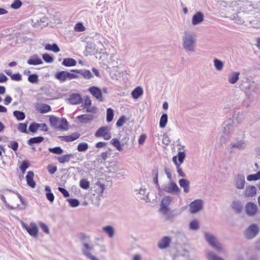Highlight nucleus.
Segmentation results:
<instances>
[{"label": "nucleus", "instance_id": "obj_32", "mask_svg": "<svg viewBox=\"0 0 260 260\" xmlns=\"http://www.w3.org/2000/svg\"><path fill=\"white\" fill-rule=\"evenodd\" d=\"M143 93V90L141 87H137L132 92V97L134 99H138Z\"/></svg>", "mask_w": 260, "mask_h": 260}, {"label": "nucleus", "instance_id": "obj_38", "mask_svg": "<svg viewBox=\"0 0 260 260\" xmlns=\"http://www.w3.org/2000/svg\"><path fill=\"white\" fill-rule=\"evenodd\" d=\"M44 138L43 137H37L30 138L27 141V144L32 145L34 144H39L44 140Z\"/></svg>", "mask_w": 260, "mask_h": 260}, {"label": "nucleus", "instance_id": "obj_35", "mask_svg": "<svg viewBox=\"0 0 260 260\" xmlns=\"http://www.w3.org/2000/svg\"><path fill=\"white\" fill-rule=\"evenodd\" d=\"M213 63H214V66L215 69L217 71L220 72L222 70V69L223 68L224 64H223V62L221 60H220L217 58H215L213 60Z\"/></svg>", "mask_w": 260, "mask_h": 260}, {"label": "nucleus", "instance_id": "obj_26", "mask_svg": "<svg viewBox=\"0 0 260 260\" xmlns=\"http://www.w3.org/2000/svg\"><path fill=\"white\" fill-rule=\"evenodd\" d=\"M55 77L56 79L58 80L60 82H64L68 80L67 78V71H60L57 72Z\"/></svg>", "mask_w": 260, "mask_h": 260}, {"label": "nucleus", "instance_id": "obj_59", "mask_svg": "<svg viewBox=\"0 0 260 260\" xmlns=\"http://www.w3.org/2000/svg\"><path fill=\"white\" fill-rule=\"evenodd\" d=\"M22 5V3L20 0H15L11 4V7L13 9H17L19 8Z\"/></svg>", "mask_w": 260, "mask_h": 260}, {"label": "nucleus", "instance_id": "obj_45", "mask_svg": "<svg viewBox=\"0 0 260 260\" xmlns=\"http://www.w3.org/2000/svg\"><path fill=\"white\" fill-rule=\"evenodd\" d=\"M207 256L208 260H224L221 257L218 256L216 254L211 251L207 253Z\"/></svg>", "mask_w": 260, "mask_h": 260}, {"label": "nucleus", "instance_id": "obj_39", "mask_svg": "<svg viewBox=\"0 0 260 260\" xmlns=\"http://www.w3.org/2000/svg\"><path fill=\"white\" fill-rule=\"evenodd\" d=\"M168 122V115L167 114H163L160 117L159 121V126L161 128H165Z\"/></svg>", "mask_w": 260, "mask_h": 260}, {"label": "nucleus", "instance_id": "obj_10", "mask_svg": "<svg viewBox=\"0 0 260 260\" xmlns=\"http://www.w3.org/2000/svg\"><path fill=\"white\" fill-rule=\"evenodd\" d=\"M203 206V202L202 200H196L190 204L189 211L191 214H196L202 209Z\"/></svg>", "mask_w": 260, "mask_h": 260}, {"label": "nucleus", "instance_id": "obj_52", "mask_svg": "<svg viewBox=\"0 0 260 260\" xmlns=\"http://www.w3.org/2000/svg\"><path fill=\"white\" fill-rule=\"evenodd\" d=\"M176 156L177 159L178 158V164L181 165L182 163H183L185 157V153L184 151H179Z\"/></svg>", "mask_w": 260, "mask_h": 260}, {"label": "nucleus", "instance_id": "obj_27", "mask_svg": "<svg viewBox=\"0 0 260 260\" xmlns=\"http://www.w3.org/2000/svg\"><path fill=\"white\" fill-rule=\"evenodd\" d=\"M92 114H83L77 116V118L82 123H86L93 119Z\"/></svg>", "mask_w": 260, "mask_h": 260}, {"label": "nucleus", "instance_id": "obj_60", "mask_svg": "<svg viewBox=\"0 0 260 260\" xmlns=\"http://www.w3.org/2000/svg\"><path fill=\"white\" fill-rule=\"evenodd\" d=\"M39 225L42 231L46 234H49V229L48 226L44 223L40 222Z\"/></svg>", "mask_w": 260, "mask_h": 260}, {"label": "nucleus", "instance_id": "obj_1", "mask_svg": "<svg viewBox=\"0 0 260 260\" xmlns=\"http://www.w3.org/2000/svg\"><path fill=\"white\" fill-rule=\"evenodd\" d=\"M239 115V112L237 113L235 112L232 118L227 119L222 123L218 137V140L220 145H224L228 142L231 135L233 133L235 129L234 120L235 119L237 120L238 123L241 122V120L238 119Z\"/></svg>", "mask_w": 260, "mask_h": 260}, {"label": "nucleus", "instance_id": "obj_3", "mask_svg": "<svg viewBox=\"0 0 260 260\" xmlns=\"http://www.w3.org/2000/svg\"><path fill=\"white\" fill-rule=\"evenodd\" d=\"M173 198L170 196L164 197L160 204L159 211L165 216L167 220L172 221L175 215L173 214V211L171 210L169 205L171 204Z\"/></svg>", "mask_w": 260, "mask_h": 260}, {"label": "nucleus", "instance_id": "obj_8", "mask_svg": "<svg viewBox=\"0 0 260 260\" xmlns=\"http://www.w3.org/2000/svg\"><path fill=\"white\" fill-rule=\"evenodd\" d=\"M259 229L258 225L255 223L251 224L244 232V236L248 239L254 238L258 233Z\"/></svg>", "mask_w": 260, "mask_h": 260}, {"label": "nucleus", "instance_id": "obj_29", "mask_svg": "<svg viewBox=\"0 0 260 260\" xmlns=\"http://www.w3.org/2000/svg\"><path fill=\"white\" fill-rule=\"evenodd\" d=\"M136 194L137 196V198L141 200H145L147 198L148 193L146 192L145 189L140 188L138 190H135Z\"/></svg>", "mask_w": 260, "mask_h": 260}, {"label": "nucleus", "instance_id": "obj_30", "mask_svg": "<svg viewBox=\"0 0 260 260\" xmlns=\"http://www.w3.org/2000/svg\"><path fill=\"white\" fill-rule=\"evenodd\" d=\"M37 109L41 113H45L51 110L50 106L45 104H38Z\"/></svg>", "mask_w": 260, "mask_h": 260}, {"label": "nucleus", "instance_id": "obj_7", "mask_svg": "<svg viewBox=\"0 0 260 260\" xmlns=\"http://www.w3.org/2000/svg\"><path fill=\"white\" fill-rule=\"evenodd\" d=\"M20 223L22 228L27 231L29 235L35 238L38 236L39 230L35 222H31L29 225L22 221H20Z\"/></svg>", "mask_w": 260, "mask_h": 260}, {"label": "nucleus", "instance_id": "obj_16", "mask_svg": "<svg viewBox=\"0 0 260 260\" xmlns=\"http://www.w3.org/2000/svg\"><path fill=\"white\" fill-rule=\"evenodd\" d=\"M171 242V238L169 236H165L158 242L157 246L159 249H164L169 246Z\"/></svg>", "mask_w": 260, "mask_h": 260}, {"label": "nucleus", "instance_id": "obj_21", "mask_svg": "<svg viewBox=\"0 0 260 260\" xmlns=\"http://www.w3.org/2000/svg\"><path fill=\"white\" fill-rule=\"evenodd\" d=\"M246 85H244L243 84H241V86L242 88H244L245 89H250L254 92H256L257 90V87L256 86L254 82L251 79H247V82L246 83Z\"/></svg>", "mask_w": 260, "mask_h": 260}, {"label": "nucleus", "instance_id": "obj_28", "mask_svg": "<svg viewBox=\"0 0 260 260\" xmlns=\"http://www.w3.org/2000/svg\"><path fill=\"white\" fill-rule=\"evenodd\" d=\"M103 231L106 233L109 238H113L115 234V230L112 225H107L103 227Z\"/></svg>", "mask_w": 260, "mask_h": 260}, {"label": "nucleus", "instance_id": "obj_2", "mask_svg": "<svg viewBox=\"0 0 260 260\" xmlns=\"http://www.w3.org/2000/svg\"><path fill=\"white\" fill-rule=\"evenodd\" d=\"M197 36L195 32L185 30L182 37V45L185 51L188 53L196 51Z\"/></svg>", "mask_w": 260, "mask_h": 260}, {"label": "nucleus", "instance_id": "obj_22", "mask_svg": "<svg viewBox=\"0 0 260 260\" xmlns=\"http://www.w3.org/2000/svg\"><path fill=\"white\" fill-rule=\"evenodd\" d=\"M204 20V15L201 12H197L195 15H194L192 17V24L193 25H196L201 23Z\"/></svg>", "mask_w": 260, "mask_h": 260}, {"label": "nucleus", "instance_id": "obj_20", "mask_svg": "<svg viewBox=\"0 0 260 260\" xmlns=\"http://www.w3.org/2000/svg\"><path fill=\"white\" fill-rule=\"evenodd\" d=\"M34 173L31 171H28L26 176L27 184L31 188H35L36 185V183L34 180Z\"/></svg>", "mask_w": 260, "mask_h": 260}, {"label": "nucleus", "instance_id": "obj_24", "mask_svg": "<svg viewBox=\"0 0 260 260\" xmlns=\"http://www.w3.org/2000/svg\"><path fill=\"white\" fill-rule=\"evenodd\" d=\"M75 156V154H64L60 156H58L57 159L59 162L64 164L69 162L71 159L74 158Z\"/></svg>", "mask_w": 260, "mask_h": 260}, {"label": "nucleus", "instance_id": "obj_19", "mask_svg": "<svg viewBox=\"0 0 260 260\" xmlns=\"http://www.w3.org/2000/svg\"><path fill=\"white\" fill-rule=\"evenodd\" d=\"M29 65H39L43 63V61L38 54H34L30 56L27 61Z\"/></svg>", "mask_w": 260, "mask_h": 260}, {"label": "nucleus", "instance_id": "obj_25", "mask_svg": "<svg viewBox=\"0 0 260 260\" xmlns=\"http://www.w3.org/2000/svg\"><path fill=\"white\" fill-rule=\"evenodd\" d=\"M189 181L186 179H180L179 180L180 186L183 188L184 192L188 193L189 191Z\"/></svg>", "mask_w": 260, "mask_h": 260}, {"label": "nucleus", "instance_id": "obj_5", "mask_svg": "<svg viewBox=\"0 0 260 260\" xmlns=\"http://www.w3.org/2000/svg\"><path fill=\"white\" fill-rule=\"evenodd\" d=\"M49 121L51 125L55 128L67 129L68 121L64 118H59L54 116H50Z\"/></svg>", "mask_w": 260, "mask_h": 260}, {"label": "nucleus", "instance_id": "obj_41", "mask_svg": "<svg viewBox=\"0 0 260 260\" xmlns=\"http://www.w3.org/2000/svg\"><path fill=\"white\" fill-rule=\"evenodd\" d=\"M260 179V171L255 174H250L247 176V180L249 181H256Z\"/></svg>", "mask_w": 260, "mask_h": 260}, {"label": "nucleus", "instance_id": "obj_31", "mask_svg": "<svg viewBox=\"0 0 260 260\" xmlns=\"http://www.w3.org/2000/svg\"><path fill=\"white\" fill-rule=\"evenodd\" d=\"M45 191L46 192V197L47 199L51 203H52L54 200V196L51 192L50 187L48 185L45 186Z\"/></svg>", "mask_w": 260, "mask_h": 260}, {"label": "nucleus", "instance_id": "obj_33", "mask_svg": "<svg viewBox=\"0 0 260 260\" xmlns=\"http://www.w3.org/2000/svg\"><path fill=\"white\" fill-rule=\"evenodd\" d=\"M173 161L175 164V165L176 166L177 168V172L178 173L179 176L182 177H185V173L183 172L182 169L180 168V164H178L177 160V156H173Z\"/></svg>", "mask_w": 260, "mask_h": 260}, {"label": "nucleus", "instance_id": "obj_9", "mask_svg": "<svg viewBox=\"0 0 260 260\" xmlns=\"http://www.w3.org/2000/svg\"><path fill=\"white\" fill-rule=\"evenodd\" d=\"M205 238L207 242L213 248L218 251H221L222 250L221 246L219 243H217V239L213 235L208 232H205Z\"/></svg>", "mask_w": 260, "mask_h": 260}, {"label": "nucleus", "instance_id": "obj_23", "mask_svg": "<svg viewBox=\"0 0 260 260\" xmlns=\"http://www.w3.org/2000/svg\"><path fill=\"white\" fill-rule=\"evenodd\" d=\"M72 72H75L76 73L82 75L84 78L86 79H90L93 77V75L89 70H72Z\"/></svg>", "mask_w": 260, "mask_h": 260}, {"label": "nucleus", "instance_id": "obj_42", "mask_svg": "<svg viewBox=\"0 0 260 260\" xmlns=\"http://www.w3.org/2000/svg\"><path fill=\"white\" fill-rule=\"evenodd\" d=\"M89 249H82L83 254L90 260H99L96 257L92 255Z\"/></svg>", "mask_w": 260, "mask_h": 260}, {"label": "nucleus", "instance_id": "obj_11", "mask_svg": "<svg viewBox=\"0 0 260 260\" xmlns=\"http://www.w3.org/2000/svg\"><path fill=\"white\" fill-rule=\"evenodd\" d=\"M109 131L110 128L109 127L103 126L96 131L95 136L97 137H103L105 140H109L111 138Z\"/></svg>", "mask_w": 260, "mask_h": 260}, {"label": "nucleus", "instance_id": "obj_34", "mask_svg": "<svg viewBox=\"0 0 260 260\" xmlns=\"http://www.w3.org/2000/svg\"><path fill=\"white\" fill-rule=\"evenodd\" d=\"M62 64L66 67H73L76 66V61L72 58H66L63 59Z\"/></svg>", "mask_w": 260, "mask_h": 260}, {"label": "nucleus", "instance_id": "obj_54", "mask_svg": "<svg viewBox=\"0 0 260 260\" xmlns=\"http://www.w3.org/2000/svg\"><path fill=\"white\" fill-rule=\"evenodd\" d=\"M28 80L31 83H36L38 81V76L36 74L30 75L28 77Z\"/></svg>", "mask_w": 260, "mask_h": 260}, {"label": "nucleus", "instance_id": "obj_18", "mask_svg": "<svg viewBox=\"0 0 260 260\" xmlns=\"http://www.w3.org/2000/svg\"><path fill=\"white\" fill-rule=\"evenodd\" d=\"M256 194V188L253 185H249L246 187L244 191V196L246 198H252Z\"/></svg>", "mask_w": 260, "mask_h": 260}, {"label": "nucleus", "instance_id": "obj_13", "mask_svg": "<svg viewBox=\"0 0 260 260\" xmlns=\"http://www.w3.org/2000/svg\"><path fill=\"white\" fill-rule=\"evenodd\" d=\"M245 184V177L243 174H238L235 180V186L239 189L244 188Z\"/></svg>", "mask_w": 260, "mask_h": 260}, {"label": "nucleus", "instance_id": "obj_48", "mask_svg": "<svg viewBox=\"0 0 260 260\" xmlns=\"http://www.w3.org/2000/svg\"><path fill=\"white\" fill-rule=\"evenodd\" d=\"M67 201L69 203V205L72 207H77L79 204V201L76 199H68Z\"/></svg>", "mask_w": 260, "mask_h": 260}, {"label": "nucleus", "instance_id": "obj_4", "mask_svg": "<svg viewBox=\"0 0 260 260\" xmlns=\"http://www.w3.org/2000/svg\"><path fill=\"white\" fill-rule=\"evenodd\" d=\"M231 6L233 8L238 7L240 10L246 13H250L254 11V7L250 2H232Z\"/></svg>", "mask_w": 260, "mask_h": 260}, {"label": "nucleus", "instance_id": "obj_6", "mask_svg": "<svg viewBox=\"0 0 260 260\" xmlns=\"http://www.w3.org/2000/svg\"><path fill=\"white\" fill-rule=\"evenodd\" d=\"M159 191H162L172 193L178 194L180 192V189L174 182H171L168 184L163 185L161 187H159Z\"/></svg>", "mask_w": 260, "mask_h": 260}, {"label": "nucleus", "instance_id": "obj_56", "mask_svg": "<svg viewBox=\"0 0 260 260\" xmlns=\"http://www.w3.org/2000/svg\"><path fill=\"white\" fill-rule=\"evenodd\" d=\"M43 59L47 63H51L53 61V58L49 54L45 53L42 56Z\"/></svg>", "mask_w": 260, "mask_h": 260}, {"label": "nucleus", "instance_id": "obj_50", "mask_svg": "<svg viewBox=\"0 0 260 260\" xmlns=\"http://www.w3.org/2000/svg\"><path fill=\"white\" fill-rule=\"evenodd\" d=\"M49 151L52 153L60 154L63 153L61 147H49Z\"/></svg>", "mask_w": 260, "mask_h": 260}, {"label": "nucleus", "instance_id": "obj_17", "mask_svg": "<svg viewBox=\"0 0 260 260\" xmlns=\"http://www.w3.org/2000/svg\"><path fill=\"white\" fill-rule=\"evenodd\" d=\"M82 98L81 95L78 93H72L68 99V102L72 105H77L81 103Z\"/></svg>", "mask_w": 260, "mask_h": 260}, {"label": "nucleus", "instance_id": "obj_64", "mask_svg": "<svg viewBox=\"0 0 260 260\" xmlns=\"http://www.w3.org/2000/svg\"><path fill=\"white\" fill-rule=\"evenodd\" d=\"M47 169L50 174H53L57 171V167L52 165H49L47 167Z\"/></svg>", "mask_w": 260, "mask_h": 260}, {"label": "nucleus", "instance_id": "obj_43", "mask_svg": "<svg viewBox=\"0 0 260 260\" xmlns=\"http://www.w3.org/2000/svg\"><path fill=\"white\" fill-rule=\"evenodd\" d=\"M189 229L193 231L198 230L199 229V222L195 219L191 221L189 223Z\"/></svg>", "mask_w": 260, "mask_h": 260}, {"label": "nucleus", "instance_id": "obj_57", "mask_svg": "<svg viewBox=\"0 0 260 260\" xmlns=\"http://www.w3.org/2000/svg\"><path fill=\"white\" fill-rule=\"evenodd\" d=\"M75 31L78 32H81L85 30V28L81 23H78L74 27Z\"/></svg>", "mask_w": 260, "mask_h": 260}, {"label": "nucleus", "instance_id": "obj_51", "mask_svg": "<svg viewBox=\"0 0 260 260\" xmlns=\"http://www.w3.org/2000/svg\"><path fill=\"white\" fill-rule=\"evenodd\" d=\"M78 237L81 241L82 243L86 242L89 240V236L83 233L78 234Z\"/></svg>", "mask_w": 260, "mask_h": 260}, {"label": "nucleus", "instance_id": "obj_47", "mask_svg": "<svg viewBox=\"0 0 260 260\" xmlns=\"http://www.w3.org/2000/svg\"><path fill=\"white\" fill-rule=\"evenodd\" d=\"M89 185V182L87 179H82L80 181V186L84 189H87Z\"/></svg>", "mask_w": 260, "mask_h": 260}, {"label": "nucleus", "instance_id": "obj_58", "mask_svg": "<svg viewBox=\"0 0 260 260\" xmlns=\"http://www.w3.org/2000/svg\"><path fill=\"white\" fill-rule=\"evenodd\" d=\"M29 131L31 133H35L39 131L37 126V123L34 122L29 126Z\"/></svg>", "mask_w": 260, "mask_h": 260}, {"label": "nucleus", "instance_id": "obj_15", "mask_svg": "<svg viewBox=\"0 0 260 260\" xmlns=\"http://www.w3.org/2000/svg\"><path fill=\"white\" fill-rule=\"evenodd\" d=\"M239 72L231 71L228 76V81L231 84H235L239 79Z\"/></svg>", "mask_w": 260, "mask_h": 260}, {"label": "nucleus", "instance_id": "obj_63", "mask_svg": "<svg viewBox=\"0 0 260 260\" xmlns=\"http://www.w3.org/2000/svg\"><path fill=\"white\" fill-rule=\"evenodd\" d=\"M126 118L124 116H122L117 121L116 125L118 127L121 126L125 122Z\"/></svg>", "mask_w": 260, "mask_h": 260}, {"label": "nucleus", "instance_id": "obj_37", "mask_svg": "<svg viewBox=\"0 0 260 260\" xmlns=\"http://www.w3.org/2000/svg\"><path fill=\"white\" fill-rule=\"evenodd\" d=\"M45 49L47 50L52 51L55 53L58 52L60 51L59 47L56 44H47L45 46Z\"/></svg>", "mask_w": 260, "mask_h": 260}, {"label": "nucleus", "instance_id": "obj_53", "mask_svg": "<svg viewBox=\"0 0 260 260\" xmlns=\"http://www.w3.org/2000/svg\"><path fill=\"white\" fill-rule=\"evenodd\" d=\"M152 174H153V175H154V177H153L154 183L158 186V189H159V187H160V186L159 185L158 181V170L157 169L153 170Z\"/></svg>", "mask_w": 260, "mask_h": 260}, {"label": "nucleus", "instance_id": "obj_36", "mask_svg": "<svg viewBox=\"0 0 260 260\" xmlns=\"http://www.w3.org/2000/svg\"><path fill=\"white\" fill-rule=\"evenodd\" d=\"M232 208L237 213H240L242 210V206L240 202L234 201L232 204Z\"/></svg>", "mask_w": 260, "mask_h": 260}, {"label": "nucleus", "instance_id": "obj_40", "mask_svg": "<svg viewBox=\"0 0 260 260\" xmlns=\"http://www.w3.org/2000/svg\"><path fill=\"white\" fill-rule=\"evenodd\" d=\"M30 166V164L27 160H23L21 164L19 166V169L23 174L25 172L26 170Z\"/></svg>", "mask_w": 260, "mask_h": 260}, {"label": "nucleus", "instance_id": "obj_49", "mask_svg": "<svg viewBox=\"0 0 260 260\" xmlns=\"http://www.w3.org/2000/svg\"><path fill=\"white\" fill-rule=\"evenodd\" d=\"M114 111L113 109L109 108L107 110V121L109 122H111L113 118Z\"/></svg>", "mask_w": 260, "mask_h": 260}, {"label": "nucleus", "instance_id": "obj_46", "mask_svg": "<svg viewBox=\"0 0 260 260\" xmlns=\"http://www.w3.org/2000/svg\"><path fill=\"white\" fill-rule=\"evenodd\" d=\"M13 115L18 120H23L25 117V114L20 111H14Z\"/></svg>", "mask_w": 260, "mask_h": 260}, {"label": "nucleus", "instance_id": "obj_44", "mask_svg": "<svg viewBox=\"0 0 260 260\" xmlns=\"http://www.w3.org/2000/svg\"><path fill=\"white\" fill-rule=\"evenodd\" d=\"M79 137L77 134H73L70 136L62 137V140H64L67 142H71L77 139Z\"/></svg>", "mask_w": 260, "mask_h": 260}, {"label": "nucleus", "instance_id": "obj_14", "mask_svg": "<svg viewBox=\"0 0 260 260\" xmlns=\"http://www.w3.org/2000/svg\"><path fill=\"white\" fill-rule=\"evenodd\" d=\"M88 91L90 93L99 101L102 102L103 101L102 91L97 87L92 86L88 88Z\"/></svg>", "mask_w": 260, "mask_h": 260}, {"label": "nucleus", "instance_id": "obj_61", "mask_svg": "<svg viewBox=\"0 0 260 260\" xmlns=\"http://www.w3.org/2000/svg\"><path fill=\"white\" fill-rule=\"evenodd\" d=\"M27 124L25 123H20L19 124L18 129L19 132L22 133H27Z\"/></svg>", "mask_w": 260, "mask_h": 260}, {"label": "nucleus", "instance_id": "obj_55", "mask_svg": "<svg viewBox=\"0 0 260 260\" xmlns=\"http://www.w3.org/2000/svg\"><path fill=\"white\" fill-rule=\"evenodd\" d=\"M112 156V157L113 156H112V150L110 148L109 149V150L108 151L103 152L101 155V157L104 160H106L108 157V156Z\"/></svg>", "mask_w": 260, "mask_h": 260}, {"label": "nucleus", "instance_id": "obj_62", "mask_svg": "<svg viewBox=\"0 0 260 260\" xmlns=\"http://www.w3.org/2000/svg\"><path fill=\"white\" fill-rule=\"evenodd\" d=\"M58 190L61 192L64 198H67L70 196V193L68 191L64 188L61 187H58Z\"/></svg>", "mask_w": 260, "mask_h": 260}, {"label": "nucleus", "instance_id": "obj_12", "mask_svg": "<svg viewBox=\"0 0 260 260\" xmlns=\"http://www.w3.org/2000/svg\"><path fill=\"white\" fill-rule=\"evenodd\" d=\"M245 211L248 215L253 216L257 213V207L255 204L252 202H248L245 206Z\"/></svg>", "mask_w": 260, "mask_h": 260}]
</instances>
